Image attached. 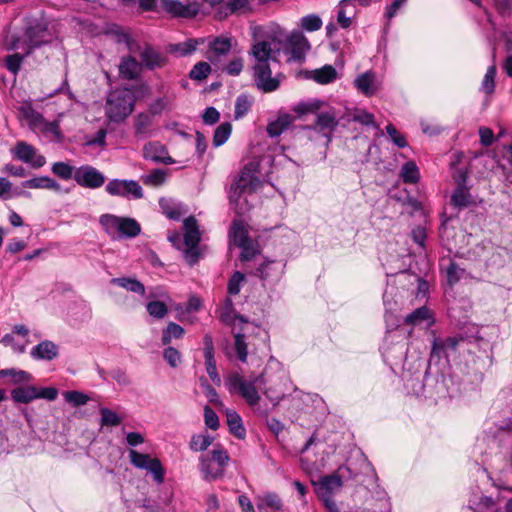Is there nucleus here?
I'll list each match as a JSON object with an SVG mask.
<instances>
[{
	"label": "nucleus",
	"mask_w": 512,
	"mask_h": 512,
	"mask_svg": "<svg viewBox=\"0 0 512 512\" xmlns=\"http://www.w3.org/2000/svg\"><path fill=\"white\" fill-rule=\"evenodd\" d=\"M355 0H341L338 4L337 22L347 29L351 26L352 20L356 15Z\"/></svg>",
	"instance_id": "21"
},
{
	"label": "nucleus",
	"mask_w": 512,
	"mask_h": 512,
	"mask_svg": "<svg viewBox=\"0 0 512 512\" xmlns=\"http://www.w3.org/2000/svg\"><path fill=\"white\" fill-rule=\"evenodd\" d=\"M342 486V480L338 475H329L320 479L317 483L316 493L318 497H330L334 490Z\"/></svg>",
	"instance_id": "24"
},
{
	"label": "nucleus",
	"mask_w": 512,
	"mask_h": 512,
	"mask_svg": "<svg viewBox=\"0 0 512 512\" xmlns=\"http://www.w3.org/2000/svg\"><path fill=\"white\" fill-rule=\"evenodd\" d=\"M204 420L208 428L212 430H217L219 428V418L214 410L208 405L204 407Z\"/></svg>",
	"instance_id": "59"
},
{
	"label": "nucleus",
	"mask_w": 512,
	"mask_h": 512,
	"mask_svg": "<svg viewBox=\"0 0 512 512\" xmlns=\"http://www.w3.org/2000/svg\"><path fill=\"white\" fill-rule=\"evenodd\" d=\"M103 230L112 238H134L141 232L140 224L133 218L104 214L99 218Z\"/></svg>",
	"instance_id": "6"
},
{
	"label": "nucleus",
	"mask_w": 512,
	"mask_h": 512,
	"mask_svg": "<svg viewBox=\"0 0 512 512\" xmlns=\"http://www.w3.org/2000/svg\"><path fill=\"white\" fill-rule=\"evenodd\" d=\"M463 270L454 262H451L446 269L447 280L450 285L458 282L463 274Z\"/></svg>",
	"instance_id": "63"
},
{
	"label": "nucleus",
	"mask_w": 512,
	"mask_h": 512,
	"mask_svg": "<svg viewBox=\"0 0 512 512\" xmlns=\"http://www.w3.org/2000/svg\"><path fill=\"white\" fill-rule=\"evenodd\" d=\"M312 78L320 84H328L334 81L337 77L335 68L331 65H325L320 69H316L313 72Z\"/></svg>",
	"instance_id": "42"
},
{
	"label": "nucleus",
	"mask_w": 512,
	"mask_h": 512,
	"mask_svg": "<svg viewBox=\"0 0 512 512\" xmlns=\"http://www.w3.org/2000/svg\"><path fill=\"white\" fill-rule=\"evenodd\" d=\"M257 508L260 512H286L281 498L276 493H265L257 497Z\"/></svg>",
	"instance_id": "20"
},
{
	"label": "nucleus",
	"mask_w": 512,
	"mask_h": 512,
	"mask_svg": "<svg viewBox=\"0 0 512 512\" xmlns=\"http://www.w3.org/2000/svg\"><path fill=\"white\" fill-rule=\"evenodd\" d=\"M184 245L183 256L186 262L193 266L199 260L200 254L198 244L201 240V232L197 220L189 216L183 221Z\"/></svg>",
	"instance_id": "7"
},
{
	"label": "nucleus",
	"mask_w": 512,
	"mask_h": 512,
	"mask_svg": "<svg viewBox=\"0 0 512 512\" xmlns=\"http://www.w3.org/2000/svg\"><path fill=\"white\" fill-rule=\"evenodd\" d=\"M111 284L120 286L128 291L144 295L145 294V286L135 278L129 277H119L113 278L110 281Z\"/></svg>",
	"instance_id": "35"
},
{
	"label": "nucleus",
	"mask_w": 512,
	"mask_h": 512,
	"mask_svg": "<svg viewBox=\"0 0 512 512\" xmlns=\"http://www.w3.org/2000/svg\"><path fill=\"white\" fill-rule=\"evenodd\" d=\"M185 331L183 329V327H181L180 325L174 323V322H169L167 327L163 330V333H162V344L163 345H168L173 338L175 339H180L183 337Z\"/></svg>",
	"instance_id": "44"
},
{
	"label": "nucleus",
	"mask_w": 512,
	"mask_h": 512,
	"mask_svg": "<svg viewBox=\"0 0 512 512\" xmlns=\"http://www.w3.org/2000/svg\"><path fill=\"white\" fill-rule=\"evenodd\" d=\"M354 85L359 92L367 97L375 95L380 89L375 73L372 71H367L357 76L354 80Z\"/></svg>",
	"instance_id": "19"
},
{
	"label": "nucleus",
	"mask_w": 512,
	"mask_h": 512,
	"mask_svg": "<svg viewBox=\"0 0 512 512\" xmlns=\"http://www.w3.org/2000/svg\"><path fill=\"white\" fill-rule=\"evenodd\" d=\"M339 121L333 111L320 112L316 115L314 124L302 127L305 137L314 145L329 147L333 133Z\"/></svg>",
	"instance_id": "4"
},
{
	"label": "nucleus",
	"mask_w": 512,
	"mask_h": 512,
	"mask_svg": "<svg viewBox=\"0 0 512 512\" xmlns=\"http://www.w3.org/2000/svg\"><path fill=\"white\" fill-rule=\"evenodd\" d=\"M55 38V31L46 19H33L26 25L22 38L12 39L9 49L20 48L25 52V56H29L35 49L52 43Z\"/></svg>",
	"instance_id": "2"
},
{
	"label": "nucleus",
	"mask_w": 512,
	"mask_h": 512,
	"mask_svg": "<svg viewBox=\"0 0 512 512\" xmlns=\"http://www.w3.org/2000/svg\"><path fill=\"white\" fill-rule=\"evenodd\" d=\"M285 265L275 260H266L256 269L255 275L263 281L276 282L284 271Z\"/></svg>",
	"instance_id": "17"
},
{
	"label": "nucleus",
	"mask_w": 512,
	"mask_h": 512,
	"mask_svg": "<svg viewBox=\"0 0 512 512\" xmlns=\"http://www.w3.org/2000/svg\"><path fill=\"white\" fill-rule=\"evenodd\" d=\"M200 471L203 478L207 481L221 478L224 474L222 467H218L208 455H202L200 457Z\"/></svg>",
	"instance_id": "26"
},
{
	"label": "nucleus",
	"mask_w": 512,
	"mask_h": 512,
	"mask_svg": "<svg viewBox=\"0 0 512 512\" xmlns=\"http://www.w3.org/2000/svg\"><path fill=\"white\" fill-rule=\"evenodd\" d=\"M23 188L60 191V184L49 176H37L21 183Z\"/></svg>",
	"instance_id": "25"
},
{
	"label": "nucleus",
	"mask_w": 512,
	"mask_h": 512,
	"mask_svg": "<svg viewBox=\"0 0 512 512\" xmlns=\"http://www.w3.org/2000/svg\"><path fill=\"white\" fill-rule=\"evenodd\" d=\"M386 132L397 147L404 148L407 146L405 137L397 131L394 125L388 124L386 126Z\"/></svg>",
	"instance_id": "61"
},
{
	"label": "nucleus",
	"mask_w": 512,
	"mask_h": 512,
	"mask_svg": "<svg viewBox=\"0 0 512 512\" xmlns=\"http://www.w3.org/2000/svg\"><path fill=\"white\" fill-rule=\"evenodd\" d=\"M51 171L62 180H75L77 168L67 162L59 161L52 164Z\"/></svg>",
	"instance_id": "37"
},
{
	"label": "nucleus",
	"mask_w": 512,
	"mask_h": 512,
	"mask_svg": "<svg viewBox=\"0 0 512 512\" xmlns=\"http://www.w3.org/2000/svg\"><path fill=\"white\" fill-rule=\"evenodd\" d=\"M474 203L469 187H457L451 196V204L459 209L466 208Z\"/></svg>",
	"instance_id": "30"
},
{
	"label": "nucleus",
	"mask_w": 512,
	"mask_h": 512,
	"mask_svg": "<svg viewBox=\"0 0 512 512\" xmlns=\"http://www.w3.org/2000/svg\"><path fill=\"white\" fill-rule=\"evenodd\" d=\"M300 26L308 32H314L322 27V20L316 14H309L301 18Z\"/></svg>",
	"instance_id": "48"
},
{
	"label": "nucleus",
	"mask_w": 512,
	"mask_h": 512,
	"mask_svg": "<svg viewBox=\"0 0 512 512\" xmlns=\"http://www.w3.org/2000/svg\"><path fill=\"white\" fill-rule=\"evenodd\" d=\"M294 120L295 118L290 114H282L275 121L267 125L266 131L270 137H277L286 131Z\"/></svg>",
	"instance_id": "29"
},
{
	"label": "nucleus",
	"mask_w": 512,
	"mask_h": 512,
	"mask_svg": "<svg viewBox=\"0 0 512 512\" xmlns=\"http://www.w3.org/2000/svg\"><path fill=\"white\" fill-rule=\"evenodd\" d=\"M211 72V67L207 62H198L191 69L189 76L193 80H204Z\"/></svg>",
	"instance_id": "50"
},
{
	"label": "nucleus",
	"mask_w": 512,
	"mask_h": 512,
	"mask_svg": "<svg viewBox=\"0 0 512 512\" xmlns=\"http://www.w3.org/2000/svg\"><path fill=\"white\" fill-rule=\"evenodd\" d=\"M160 9L172 17L192 18L198 13L196 4L184 5L177 0H160Z\"/></svg>",
	"instance_id": "16"
},
{
	"label": "nucleus",
	"mask_w": 512,
	"mask_h": 512,
	"mask_svg": "<svg viewBox=\"0 0 512 512\" xmlns=\"http://www.w3.org/2000/svg\"><path fill=\"white\" fill-rule=\"evenodd\" d=\"M105 190L111 196L128 199H141L143 197L142 187L135 180L112 179L107 183Z\"/></svg>",
	"instance_id": "11"
},
{
	"label": "nucleus",
	"mask_w": 512,
	"mask_h": 512,
	"mask_svg": "<svg viewBox=\"0 0 512 512\" xmlns=\"http://www.w3.org/2000/svg\"><path fill=\"white\" fill-rule=\"evenodd\" d=\"M143 156L147 160L166 165L175 161L169 156L167 148L160 142H149L144 145Z\"/></svg>",
	"instance_id": "18"
},
{
	"label": "nucleus",
	"mask_w": 512,
	"mask_h": 512,
	"mask_svg": "<svg viewBox=\"0 0 512 512\" xmlns=\"http://www.w3.org/2000/svg\"><path fill=\"white\" fill-rule=\"evenodd\" d=\"M64 398L68 403L76 407L85 405L89 400L86 394L79 391H67L64 393Z\"/></svg>",
	"instance_id": "54"
},
{
	"label": "nucleus",
	"mask_w": 512,
	"mask_h": 512,
	"mask_svg": "<svg viewBox=\"0 0 512 512\" xmlns=\"http://www.w3.org/2000/svg\"><path fill=\"white\" fill-rule=\"evenodd\" d=\"M163 358L173 368L177 367L181 361L180 352L174 347L164 349Z\"/></svg>",
	"instance_id": "60"
},
{
	"label": "nucleus",
	"mask_w": 512,
	"mask_h": 512,
	"mask_svg": "<svg viewBox=\"0 0 512 512\" xmlns=\"http://www.w3.org/2000/svg\"><path fill=\"white\" fill-rule=\"evenodd\" d=\"M24 57H25V54L24 55H20L18 53L8 55L5 58V66H6V68L11 73L16 75L19 72V70H20V67H21V64L23 62Z\"/></svg>",
	"instance_id": "56"
},
{
	"label": "nucleus",
	"mask_w": 512,
	"mask_h": 512,
	"mask_svg": "<svg viewBox=\"0 0 512 512\" xmlns=\"http://www.w3.org/2000/svg\"><path fill=\"white\" fill-rule=\"evenodd\" d=\"M141 72V64L134 57H124L119 65V75L123 79L132 80Z\"/></svg>",
	"instance_id": "27"
},
{
	"label": "nucleus",
	"mask_w": 512,
	"mask_h": 512,
	"mask_svg": "<svg viewBox=\"0 0 512 512\" xmlns=\"http://www.w3.org/2000/svg\"><path fill=\"white\" fill-rule=\"evenodd\" d=\"M280 43L275 40L259 41L252 47L251 54L256 62L253 65V80L256 87L264 93L276 91L281 82V74L272 77L270 61H277L280 54Z\"/></svg>",
	"instance_id": "1"
},
{
	"label": "nucleus",
	"mask_w": 512,
	"mask_h": 512,
	"mask_svg": "<svg viewBox=\"0 0 512 512\" xmlns=\"http://www.w3.org/2000/svg\"><path fill=\"white\" fill-rule=\"evenodd\" d=\"M245 280V275L242 272L236 271L228 282V293L237 295L241 290V284Z\"/></svg>",
	"instance_id": "57"
},
{
	"label": "nucleus",
	"mask_w": 512,
	"mask_h": 512,
	"mask_svg": "<svg viewBox=\"0 0 512 512\" xmlns=\"http://www.w3.org/2000/svg\"><path fill=\"white\" fill-rule=\"evenodd\" d=\"M209 458L217 464L218 467H222L224 470V467L227 465L229 461V456L227 452L223 449H214L211 451V456Z\"/></svg>",
	"instance_id": "64"
},
{
	"label": "nucleus",
	"mask_w": 512,
	"mask_h": 512,
	"mask_svg": "<svg viewBox=\"0 0 512 512\" xmlns=\"http://www.w3.org/2000/svg\"><path fill=\"white\" fill-rule=\"evenodd\" d=\"M204 358L207 374L214 383L220 384L221 380L217 372L216 360L214 358V355L204 356Z\"/></svg>",
	"instance_id": "58"
},
{
	"label": "nucleus",
	"mask_w": 512,
	"mask_h": 512,
	"mask_svg": "<svg viewBox=\"0 0 512 512\" xmlns=\"http://www.w3.org/2000/svg\"><path fill=\"white\" fill-rule=\"evenodd\" d=\"M11 397L16 403H30L37 399L36 387L34 386H21L11 391Z\"/></svg>",
	"instance_id": "33"
},
{
	"label": "nucleus",
	"mask_w": 512,
	"mask_h": 512,
	"mask_svg": "<svg viewBox=\"0 0 512 512\" xmlns=\"http://www.w3.org/2000/svg\"><path fill=\"white\" fill-rule=\"evenodd\" d=\"M202 388L210 403L214 404L215 406L222 405L216 389L211 384H209L208 381L205 380L202 383Z\"/></svg>",
	"instance_id": "62"
},
{
	"label": "nucleus",
	"mask_w": 512,
	"mask_h": 512,
	"mask_svg": "<svg viewBox=\"0 0 512 512\" xmlns=\"http://www.w3.org/2000/svg\"><path fill=\"white\" fill-rule=\"evenodd\" d=\"M203 43V39H188L171 46V51L178 56H187L192 54L199 44Z\"/></svg>",
	"instance_id": "41"
},
{
	"label": "nucleus",
	"mask_w": 512,
	"mask_h": 512,
	"mask_svg": "<svg viewBox=\"0 0 512 512\" xmlns=\"http://www.w3.org/2000/svg\"><path fill=\"white\" fill-rule=\"evenodd\" d=\"M251 102L244 94L239 95L235 102L234 116L236 119L244 117L250 110Z\"/></svg>",
	"instance_id": "52"
},
{
	"label": "nucleus",
	"mask_w": 512,
	"mask_h": 512,
	"mask_svg": "<svg viewBox=\"0 0 512 512\" xmlns=\"http://www.w3.org/2000/svg\"><path fill=\"white\" fill-rule=\"evenodd\" d=\"M258 181L252 170L245 167L239 176L235 179L231 186L230 202L235 204V212L238 215L245 214V210L238 206V202L241 198V194L248 189H254L256 182Z\"/></svg>",
	"instance_id": "9"
},
{
	"label": "nucleus",
	"mask_w": 512,
	"mask_h": 512,
	"mask_svg": "<svg viewBox=\"0 0 512 512\" xmlns=\"http://www.w3.org/2000/svg\"><path fill=\"white\" fill-rule=\"evenodd\" d=\"M31 357L36 360H53L59 354L58 346L52 341L45 340L31 350Z\"/></svg>",
	"instance_id": "23"
},
{
	"label": "nucleus",
	"mask_w": 512,
	"mask_h": 512,
	"mask_svg": "<svg viewBox=\"0 0 512 512\" xmlns=\"http://www.w3.org/2000/svg\"><path fill=\"white\" fill-rule=\"evenodd\" d=\"M14 159L29 164L34 169H39L46 164V158L39 154L37 149L25 141H19L11 149Z\"/></svg>",
	"instance_id": "12"
},
{
	"label": "nucleus",
	"mask_w": 512,
	"mask_h": 512,
	"mask_svg": "<svg viewBox=\"0 0 512 512\" xmlns=\"http://www.w3.org/2000/svg\"><path fill=\"white\" fill-rule=\"evenodd\" d=\"M232 126L229 122L220 124L213 135V145L219 147L223 145L231 135Z\"/></svg>",
	"instance_id": "46"
},
{
	"label": "nucleus",
	"mask_w": 512,
	"mask_h": 512,
	"mask_svg": "<svg viewBox=\"0 0 512 512\" xmlns=\"http://www.w3.org/2000/svg\"><path fill=\"white\" fill-rule=\"evenodd\" d=\"M147 312L156 319H163L168 314V308L164 302L151 301L146 305Z\"/></svg>",
	"instance_id": "49"
},
{
	"label": "nucleus",
	"mask_w": 512,
	"mask_h": 512,
	"mask_svg": "<svg viewBox=\"0 0 512 512\" xmlns=\"http://www.w3.org/2000/svg\"><path fill=\"white\" fill-rule=\"evenodd\" d=\"M129 459L134 467L150 472L158 484L164 482L165 469L158 458H151L148 454L139 453L134 449H130Z\"/></svg>",
	"instance_id": "8"
},
{
	"label": "nucleus",
	"mask_w": 512,
	"mask_h": 512,
	"mask_svg": "<svg viewBox=\"0 0 512 512\" xmlns=\"http://www.w3.org/2000/svg\"><path fill=\"white\" fill-rule=\"evenodd\" d=\"M19 196H24V197L29 198L31 196V194L24 190H19V189L13 190L12 183L8 179H6L4 177H0V198L7 200L12 197H19Z\"/></svg>",
	"instance_id": "38"
},
{
	"label": "nucleus",
	"mask_w": 512,
	"mask_h": 512,
	"mask_svg": "<svg viewBox=\"0 0 512 512\" xmlns=\"http://www.w3.org/2000/svg\"><path fill=\"white\" fill-rule=\"evenodd\" d=\"M236 246H243L250 240L248 230L242 220H234L229 232Z\"/></svg>",
	"instance_id": "31"
},
{
	"label": "nucleus",
	"mask_w": 512,
	"mask_h": 512,
	"mask_svg": "<svg viewBox=\"0 0 512 512\" xmlns=\"http://www.w3.org/2000/svg\"><path fill=\"white\" fill-rule=\"evenodd\" d=\"M351 116L354 122H358L364 126L377 127L375 124L374 115L366 110L356 109Z\"/></svg>",
	"instance_id": "51"
},
{
	"label": "nucleus",
	"mask_w": 512,
	"mask_h": 512,
	"mask_svg": "<svg viewBox=\"0 0 512 512\" xmlns=\"http://www.w3.org/2000/svg\"><path fill=\"white\" fill-rule=\"evenodd\" d=\"M462 341H464L463 336H452L446 339L434 338L430 352V362L439 361L442 357L448 358L450 353L457 351Z\"/></svg>",
	"instance_id": "15"
},
{
	"label": "nucleus",
	"mask_w": 512,
	"mask_h": 512,
	"mask_svg": "<svg viewBox=\"0 0 512 512\" xmlns=\"http://www.w3.org/2000/svg\"><path fill=\"white\" fill-rule=\"evenodd\" d=\"M35 121L39 123L41 131L45 135L51 136L54 140H60L62 138L59 123L57 121L49 122L39 113L35 116Z\"/></svg>",
	"instance_id": "36"
},
{
	"label": "nucleus",
	"mask_w": 512,
	"mask_h": 512,
	"mask_svg": "<svg viewBox=\"0 0 512 512\" xmlns=\"http://www.w3.org/2000/svg\"><path fill=\"white\" fill-rule=\"evenodd\" d=\"M424 321H427L429 326L435 322L430 309L426 306L415 309L404 318V323L410 326L420 325Z\"/></svg>",
	"instance_id": "28"
},
{
	"label": "nucleus",
	"mask_w": 512,
	"mask_h": 512,
	"mask_svg": "<svg viewBox=\"0 0 512 512\" xmlns=\"http://www.w3.org/2000/svg\"><path fill=\"white\" fill-rule=\"evenodd\" d=\"M283 49L289 55V61H301L310 49V44L303 33L294 31L286 39Z\"/></svg>",
	"instance_id": "14"
},
{
	"label": "nucleus",
	"mask_w": 512,
	"mask_h": 512,
	"mask_svg": "<svg viewBox=\"0 0 512 512\" xmlns=\"http://www.w3.org/2000/svg\"><path fill=\"white\" fill-rule=\"evenodd\" d=\"M166 180V172L163 169H154L149 174L142 176L145 185L158 187Z\"/></svg>",
	"instance_id": "47"
},
{
	"label": "nucleus",
	"mask_w": 512,
	"mask_h": 512,
	"mask_svg": "<svg viewBox=\"0 0 512 512\" xmlns=\"http://www.w3.org/2000/svg\"><path fill=\"white\" fill-rule=\"evenodd\" d=\"M213 442V437L209 434H197L191 437L189 447L195 452L206 450Z\"/></svg>",
	"instance_id": "45"
},
{
	"label": "nucleus",
	"mask_w": 512,
	"mask_h": 512,
	"mask_svg": "<svg viewBox=\"0 0 512 512\" xmlns=\"http://www.w3.org/2000/svg\"><path fill=\"white\" fill-rule=\"evenodd\" d=\"M101 426H117L121 423V418L112 410L108 408H101Z\"/></svg>",
	"instance_id": "53"
},
{
	"label": "nucleus",
	"mask_w": 512,
	"mask_h": 512,
	"mask_svg": "<svg viewBox=\"0 0 512 512\" xmlns=\"http://www.w3.org/2000/svg\"><path fill=\"white\" fill-rule=\"evenodd\" d=\"M323 102L318 99H312L309 101L299 102L295 106H293L292 110L299 116L306 114H313L318 112L322 106Z\"/></svg>",
	"instance_id": "40"
},
{
	"label": "nucleus",
	"mask_w": 512,
	"mask_h": 512,
	"mask_svg": "<svg viewBox=\"0 0 512 512\" xmlns=\"http://www.w3.org/2000/svg\"><path fill=\"white\" fill-rule=\"evenodd\" d=\"M152 115L139 113L134 119V130L136 136H148L152 131Z\"/></svg>",
	"instance_id": "34"
},
{
	"label": "nucleus",
	"mask_w": 512,
	"mask_h": 512,
	"mask_svg": "<svg viewBox=\"0 0 512 512\" xmlns=\"http://www.w3.org/2000/svg\"><path fill=\"white\" fill-rule=\"evenodd\" d=\"M239 320L245 323V326L241 329V331L237 332L234 335L235 343L234 348L237 355V358L241 362H246L247 355H248V340L252 338L253 336H259L264 331L261 329L260 326L254 324V323H248L244 320L242 316L238 317Z\"/></svg>",
	"instance_id": "10"
},
{
	"label": "nucleus",
	"mask_w": 512,
	"mask_h": 512,
	"mask_svg": "<svg viewBox=\"0 0 512 512\" xmlns=\"http://www.w3.org/2000/svg\"><path fill=\"white\" fill-rule=\"evenodd\" d=\"M135 97L131 90L117 89L107 98L105 112L111 122L119 123L125 120L134 110Z\"/></svg>",
	"instance_id": "5"
},
{
	"label": "nucleus",
	"mask_w": 512,
	"mask_h": 512,
	"mask_svg": "<svg viewBox=\"0 0 512 512\" xmlns=\"http://www.w3.org/2000/svg\"><path fill=\"white\" fill-rule=\"evenodd\" d=\"M226 418L231 434H233L239 439L244 438L246 434V429L243 426L240 415L234 410L227 409Z\"/></svg>",
	"instance_id": "32"
},
{
	"label": "nucleus",
	"mask_w": 512,
	"mask_h": 512,
	"mask_svg": "<svg viewBox=\"0 0 512 512\" xmlns=\"http://www.w3.org/2000/svg\"><path fill=\"white\" fill-rule=\"evenodd\" d=\"M231 47V40L226 37H216L209 43V50L217 57L228 54Z\"/></svg>",
	"instance_id": "43"
},
{
	"label": "nucleus",
	"mask_w": 512,
	"mask_h": 512,
	"mask_svg": "<svg viewBox=\"0 0 512 512\" xmlns=\"http://www.w3.org/2000/svg\"><path fill=\"white\" fill-rule=\"evenodd\" d=\"M264 385L265 378L262 374L251 379H246L239 373H231L227 378L228 390L231 393L240 395L246 403L254 409H256L260 401L258 390H261L263 394L271 400L278 401L280 399L279 395L273 396Z\"/></svg>",
	"instance_id": "3"
},
{
	"label": "nucleus",
	"mask_w": 512,
	"mask_h": 512,
	"mask_svg": "<svg viewBox=\"0 0 512 512\" xmlns=\"http://www.w3.org/2000/svg\"><path fill=\"white\" fill-rule=\"evenodd\" d=\"M238 247L242 250L240 259L244 262L252 260L259 253L257 244L252 240H249L247 243H245V245Z\"/></svg>",
	"instance_id": "55"
},
{
	"label": "nucleus",
	"mask_w": 512,
	"mask_h": 512,
	"mask_svg": "<svg viewBox=\"0 0 512 512\" xmlns=\"http://www.w3.org/2000/svg\"><path fill=\"white\" fill-rule=\"evenodd\" d=\"M139 55L142 64L151 70L154 68L162 67L166 63V57L149 45H145V47L140 51Z\"/></svg>",
	"instance_id": "22"
},
{
	"label": "nucleus",
	"mask_w": 512,
	"mask_h": 512,
	"mask_svg": "<svg viewBox=\"0 0 512 512\" xmlns=\"http://www.w3.org/2000/svg\"><path fill=\"white\" fill-rule=\"evenodd\" d=\"M400 176L404 183L415 184L420 179L419 168L414 161H408L402 166Z\"/></svg>",
	"instance_id": "39"
},
{
	"label": "nucleus",
	"mask_w": 512,
	"mask_h": 512,
	"mask_svg": "<svg viewBox=\"0 0 512 512\" xmlns=\"http://www.w3.org/2000/svg\"><path fill=\"white\" fill-rule=\"evenodd\" d=\"M105 175L97 168L91 165H82L77 167L75 182L86 189H98L105 183Z\"/></svg>",
	"instance_id": "13"
}]
</instances>
